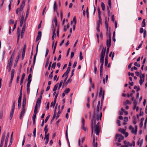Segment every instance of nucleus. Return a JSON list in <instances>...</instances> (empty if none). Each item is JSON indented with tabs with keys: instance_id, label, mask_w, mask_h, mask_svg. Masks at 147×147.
Listing matches in <instances>:
<instances>
[{
	"instance_id": "nucleus-22",
	"label": "nucleus",
	"mask_w": 147,
	"mask_h": 147,
	"mask_svg": "<svg viewBox=\"0 0 147 147\" xmlns=\"http://www.w3.org/2000/svg\"><path fill=\"white\" fill-rule=\"evenodd\" d=\"M53 8L54 12H55L57 11V6L55 1L54 3Z\"/></svg>"
},
{
	"instance_id": "nucleus-43",
	"label": "nucleus",
	"mask_w": 147,
	"mask_h": 147,
	"mask_svg": "<svg viewBox=\"0 0 147 147\" xmlns=\"http://www.w3.org/2000/svg\"><path fill=\"white\" fill-rule=\"evenodd\" d=\"M26 28V24H24V25L22 27L21 32H24L25 29Z\"/></svg>"
},
{
	"instance_id": "nucleus-7",
	"label": "nucleus",
	"mask_w": 147,
	"mask_h": 147,
	"mask_svg": "<svg viewBox=\"0 0 147 147\" xmlns=\"http://www.w3.org/2000/svg\"><path fill=\"white\" fill-rule=\"evenodd\" d=\"M116 138L115 140H117L119 142H120L124 138V137L121 134H117L116 135Z\"/></svg>"
},
{
	"instance_id": "nucleus-58",
	"label": "nucleus",
	"mask_w": 147,
	"mask_h": 147,
	"mask_svg": "<svg viewBox=\"0 0 147 147\" xmlns=\"http://www.w3.org/2000/svg\"><path fill=\"white\" fill-rule=\"evenodd\" d=\"M3 111L1 110L0 112V118L2 119L3 116Z\"/></svg>"
},
{
	"instance_id": "nucleus-16",
	"label": "nucleus",
	"mask_w": 147,
	"mask_h": 147,
	"mask_svg": "<svg viewBox=\"0 0 147 147\" xmlns=\"http://www.w3.org/2000/svg\"><path fill=\"white\" fill-rule=\"evenodd\" d=\"M44 139H46L45 144V145H47L49 141V134H48L47 136H45Z\"/></svg>"
},
{
	"instance_id": "nucleus-45",
	"label": "nucleus",
	"mask_w": 147,
	"mask_h": 147,
	"mask_svg": "<svg viewBox=\"0 0 147 147\" xmlns=\"http://www.w3.org/2000/svg\"><path fill=\"white\" fill-rule=\"evenodd\" d=\"M56 62H54L52 65V68L54 69L55 68L56 65Z\"/></svg>"
},
{
	"instance_id": "nucleus-59",
	"label": "nucleus",
	"mask_w": 147,
	"mask_h": 147,
	"mask_svg": "<svg viewBox=\"0 0 147 147\" xmlns=\"http://www.w3.org/2000/svg\"><path fill=\"white\" fill-rule=\"evenodd\" d=\"M134 65L138 67H140V65L138 64V63L137 62H136L134 63Z\"/></svg>"
},
{
	"instance_id": "nucleus-44",
	"label": "nucleus",
	"mask_w": 147,
	"mask_h": 147,
	"mask_svg": "<svg viewBox=\"0 0 147 147\" xmlns=\"http://www.w3.org/2000/svg\"><path fill=\"white\" fill-rule=\"evenodd\" d=\"M14 52H13L11 55V58L10 59V60H11V61H13V58L14 57Z\"/></svg>"
},
{
	"instance_id": "nucleus-49",
	"label": "nucleus",
	"mask_w": 147,
	"mask_h": 147,
	"mask_svg": "<svg viewBox=\"0 0 147 147\" xmlns=\"http://www.w3.org/2000/svg\"><path fill=\"white\" fill-rule=\"evenodd\" d=\"M17 21L16 20V21L15 23H14V26H13V31L16 28V27L17 24Z\"/></svg>"
},
{
	"instance_id": "nucleus-47",
	"label": "nucleus",
	"mask_w": 147,
	"mask_h": 147,
	"mask_svg": "<svg viewBox=\"0 0 147 147\" xmlns=\"http://www.w3.org/2000/svg\"><path fill=\"white\" fill-rule=\"evenodd\" d=\"M132 146V144L129 142H127V144L126 145V147H128L129 146L131 147Z\"/></svg>"
},
{
	"instance_id": "nucleus-13",
	"label": "nucleus",
	"mask_w": 147,
	"mask_h": 147,
	"mask_svg": "<svg viewBox=\"0 0 147 147\" xmlns=\"http://www.w3.org/2000/svg\"><path fill=\"white\" fill-rule=\"evenodd\" d=\"M82 129L84 131H86V127L84 126V125H85V120L84 119H82Z\"/></svg>"
},
{
	"instance_id": "nucleus-64",
	"label": "nucleus",
	"mask_w": 147,
	"mask_h": 147,
	"mask_svg": "<svg viewBox=\"0 0 147 147\" xmlns=\"http://www.w3.org/2000/svg\"><path fill=\"white\" fill-rule=\"evenodd\" d=\"M31 82H28V83L27 84V88H29L30 87V83Z\"/></svg>"
},
{
	"instance_id": "nucleus-26",
	"label": "nucleus",
	"mask_w": 147,
	"mask_h": 147,
	"mask_svg": "<svg viewBox=\"0 0 147 147\" xmlns=\"http://www.w3.org/2000/svg\"><path fill=\"white\" fill-rule=\"evenodd\" d=\"M108 55H106L105 59V65L107 66L108 64Z\"/></svg>"
},
{
	"instance_id": "nucleus-46",
	"label": "nucleus",
	"mask_w": 147,
	"mask_h": 147,
	"mask_svg": "<svg viewBox=\"0 0 147 147\" xmlns=\"http://www.w3.org/2000/svg\"><path fill=\"white\" fill-rule=\"evenodd\" d=\"M71 77L68 79V80L66 82V83L65 84V86H66L67 85V84L69 83V82H71Z\"/></svg>"
},
{
	"instance_id": "nucleus-41",
	"label": "nucleus",
	"mask_w": 147,
	"mask_h": 147,
	"mask_svg": "<svg viewBox=\"0 0 147 147\" xmlns=\"http://www.w3.org/2000/svg\"><path fill=\"white\" fill-rule=\"evenodd\" d=\"M70 67H68L67 70L66 71V72H65L66 73V74H68L69 73V72L70 71Z\"/></svg>"
},
{
	"instance_id": "nucleus-39",
	"label": "nucleus",
	"mask_w": 147,
	"mask_h": 147,
	"mask_svg": "<svg viewBox=\"0 0 147 147\" xmlns=\"http://www.w3.org/2000/svg\"><path fill=\"white\" fill-rule=\"evenodd\" d=\"M15 101H14L13 102V104L12 106V109L11 110L14 111L15 108Z\"/></svg>"
},
{
	"instance_id": "nucleus-4",
	"label": "nucleus",
	"mask_w": 147,
	"mask_h": 147,
	"mask_svg": "<svg viewBox=\"0 0 147 147\" xmlns=\"http://www.w3.org/2000/svg\"><path fill=\"white\" fill-rule=\"evenodd\" d=\"M26 104V99L25 97H24L22 102V111L20 114V118L21 119L22 117L24 115L25 112V106Z\"/></svg>"
},
{
	"instance_id": "nucleus-18",
	"label": "nucleus",
	"mask_w": 147,
	"mask_h": 147,
	"mask_svg": "<svg viewBox=\"0 0 147 147\" xmlns=\"http://www.w3.org/2000/svg\"><path fill=\"white\" fill-rule=\"evenodd\" d=\"M134 107L133 108V109L134 110L136 109V111H138V110H139V107H138L136 106L137 104H136V103L135 102H134Z\"/></svg>"
},
{
	"instance_id": "nucleus-10",
	"label": "nucleus",
	"mask_w": 147,
	"mask_h": 147,
	"mask_svg": "<svg viewBox=\"0 0 147 147\" xmlns=\"http://www.w3.org/2000/svg\"><path fill=\"white\" fill-rule=\"evenodd\" d=\"M6 133L5 131L3 133V134L1 137V142L0 144V147H2L3 145V142L5 138Z\"/></svg>"
},
{
	"instance_id": "nucleus-27",
	"label": "nucleus",
	"mask_w": 147,
	"mask_h": 147,
	"mask_svg": "<svg viewBox=\"0 0 147 147\" xmlns=\"http://www.w3.org/2000/svg\"><path fill=\"white\" fill-rule=\"evenodd\" d=\"M76 17H74L73 18L72 21H71V24H76Z\"/></svg>"
},
{
	"instance_id": "nucleus-55",
	"label": "nucleus",
	"mask_w": 147,
	"mask_h": 147,
	"mask_svg": "<svg viewBox=\"0 0 147 147\" xmlns=\"http://www.w3.org/2000/svg\"><path fill=\"white\" fill-rule=\"evenodd\" d=\"M97 10L98 11V14L101 15V12L99 8L98 7L97 8Z\"/></svg>"
},
{
	"instance_id": "nucleus-31",
	"label": "nucleus",
	"mask_w": 147,
	"mask_h": 147,
	"mask_svg": "<svg viewBox=\"0 0 147 147\" xmlns=\"http://www.w3.org/2000/svg\"><path fill=\"white\" fill-rule=\"evenodd\" d=\"M102 24V21H98L97 22V27L98 28L100 27V24Z\"/></svg>"
},
{
	"instance_id": "nucleus-33",
	"label": "nucleus",
	"mask_w": 147,
	"mask_h": 147,
	"mask_svg": "<svg viewBox=\"0 0 147 147\" xmlns=\"http://www.w3.org/2000/svg\"><path fill=\"white\" fill-rule=\"evenodd\" d=\"M119 131L122 134H124L125 132V131L124 129L121 128L119 129Z\"/></svg>"
},
{
	"instance_id": "nucleus-23",
	"label": "nucleus",
	"mask_w": 147,
	"mask_h": 147,
	"mask_svg": "<svg viewBox=\"0 0 147 147\" xmlns=\"http://www.w3.org/2000/svg\"><path fill=\"white\" fill-rule=\"evenodd\" d=\"M48 125H45V128L44 129V131L45 132V136H47V133L48 131V129L47 128V127Z\"/></svg>"
},
{
	"instance_id": "nucleus-51",
	"label": "nucleus",
	"mask_w": 147,
	"mask_h": 147,
	"mask_svg": "<svg viewBox=\"0 0 147 147\" xmlns=\"http://www.w3.org/2000/svg\"><path fill=\"white\" fill-rule=\"evenodd\" d=\"M143 42L142 41L141 43L140 44L137 48L136 49L137 50H138L142 46Z\"/></svg>"
},
{
	"instance_id": "nucleus-56",
	"label": "nucleus",
	"mask_w": 147,
	"mask_h": 147,
	"mask_svg": "<svg viewBox=\"0 0 147 147\" xmlns=\"http://www.w3.org/2000/svg\"><path fill=\"white\" fill-rule=\"evenodd\" d=\"M86 14L87 16V17L88 18H89V12L88 8L87 7L86 10Z\"/></svg>"
},
{
	"instance_id": "nucleus-3",
	"label": "nucleus",
	"mask_w": 147,
	"mask_h": 147,
	"mask_svg": "<svg viewBox=\"0 0 147 147\" xmlns=\"http://www.w3.org/2000/svg\"><path fill=\"white\" fill-rule=\"evenodd\" d=\"M106 47L103 49L101 52L100 55V62L101 63L100 66V71H103V66L104 63V57L105 55Z\"/></svg>"
},
{
	"instance_id": "nucleus-24",
	"label": "nucleus",
	"mask_w": 147,
	"mask_h": 147,
	"mask_svg": "<svg viewBox=\"0 0 147 147\" xmlns=\"http://www.w3.org/2000/svg\"><path fill=\"white\" fill-rule=\"evenodd\" d=\"M25 74L24 73L22 75V77L21 78V81H20V85H22L23 83L24 78L25 77Z\"/></svg>"
},
{
	"instance_id": "nucleus-36",
	"label": "nucleus",
	"mask_w": 147,
	"mask_h": 147,
	"mask_svg": "<svg viewBox=\"0 0 147 147\" xmlns=\"http://www.w3.org/2000/svg\"><path fill=\"white\" fill-rule=\"evenodd\" d=\"M101 6L102 10L104 11L105 9V5L104 4L103 2L101 3Z\"/></svg>"
},
{
	"instance_id": "nucleus-54",
	"label": "nucleus",
	"mask_w": 147,
	"mask_h": 147,
	"mask_svg": "<svg viewBox=\"0 0 147 147\" xmlns=\"http://www.w3.org/2000/svg\"><path fill=\"white\" fill-rule=\"evenodd\" d=\"M15 71L14 69H12L11 71V76H13L14 74Z\"/></svg>"
},
{
	"instance_id": "nucleus-2",
	"label": "nucleus",
	"mask_w": 147,
	"mask_h": 147,
	"mask_svg": "<svg viewBox=\"0 0 147 147\" xmlns=\"http://www.w3.org/2000/svg\"><path fill=\"white\" fill-rule=\"evenodd\" d=\"M54 22L55 24V28L53 29L54 28V26L53 24L52 23V29L53 30V34L52 38V40H53L56 37V34L55 33V30H57V35L59 36V27L57 26V21L56 18H55L53 20L52 22Z\"/></svg>"
},
{
	"instance_id": "nucleus-38",
	"label": "nucleus",
	"mask_w": 147,
	"mask_h": 147,
	"mask_svg": "<svg viewBox=\"0 0 147 147\" xmlns=\"http://www.w3.org/2000/svg\"><path fill=\"white\" fill-rule=\"evenodd\" d=\"M56 101L54 100V102H52L51 103V107H54L55 105Z\"/></svg>"
},
{
	"instance_id": "nucleus-25",
	"label": "nucleus",
	"mask_w": 147,
	"mask_h": 147,
	"mask_svg": "<svg viewBox=\"0 0 147 147\" xmlns=\"http://www.w3.org/2000/svg\"><path fill=\"white\" fill-rule=\"evenodd\" d=\"M14 112V111L13 110H11L10 112V116H9V119L11 120V119L12 118L13 115V113Z\"/></svg>"
},
{
	"instance_id": "nucleus-57",
	"label": "nucleus",
	"mask_w": 147,
	"mask_h": 147,
	"mask_svg": "<svg viewBox=\"0 0 147 147\" xmlns=\"http://www.w3.org/2000/svg\"><path fill=\"white\" fill-rule=\"evenodd\" d=\"M18 109H20L21 106V101H18Z\"/></svg>"
},
{
	"instance_id": "nucleus-20",
	"label": "nucleus",
	"mask_w": 147,
	"mask_h": 147,
	"mask_svg": "<svg viewBox=\"0 0 147 147\" xmlns=\"http://www.w3.org/2000/svg\"><path fill=\"white\" fill-rule=\"evenodd\" d=\"M105 28L107 29V30H108V23L107 21V18H105Z\"/></svg>"
},
{
	"instance_id": "nucleus-17",
	"label": "nucleus",
	"mask_w": 147,
	"mask_h": 147,
	"mask_svg": "<svg viewBox=\"0 0 147 147\" xmlns=\"http://www.w3.org/2000/svg\"><path fill=\"white\" fill-rule=\"evenodd\" d=\"M93 143H92L93 147H97V144L96 142H95V138H94V135L93 136Z\"/></svg>"
},
{
	"instance_id": "nucleus-30",
	"label": "nucleus",
	"mask_w": 147,
	"mask_h": 147,
	"mask_svg": "<svg viewBox=\"0 0 147 147\" xmlns=\"http://www.w3.org/2000/svg\"><path fill=\"white\" fill-rule=\"evenodd\" d=\"M58 86V84H56L53 88V91H55L57 89Z\"/></svg>"
},
{
	"instance_id": "nucleus-40",
	"label": "nucleus",
	"mask_w": 147,
	"mask_h": 147,
	"mask_svg": "<svg viewBox=\"0 0 147 147\" xmlns=\"http://www.w3.org/2000/svg\"><path fill=\"white\" fill-rule=\"evenodd\" d=\"M22 9H20V8H18L17 9L16 11V14H18V12L20 11H22Z\"/></svg>"
},
{
	"instance_id": "nucleus-35",
	"label": "nucleus",
	"mask_w": 147,
	"mask_h": 147,
	"mask_svg": "<svg viewBox=\"0 0 147 147\" xmlns=\"http://www.w3.org/2000/svg\"><path fill=\"white\" fill-rule=\"evenodd\" d=\"M70 89L69 88L66 89L63 92L65 94H67L70 91Z\"/></svg>"
},
{
	"instance_id": "nucleus-42",
	"label": "nucleus",
	"mask_w": 147,
	"mask_h": 147,
	"mask_svg": "<svg viewBox=\"0 0 147 147\" xmlns=\"http://www.w3.org/2000/svg\"><path fill=\"white\" fill-rule=\"evenodd\" d=\"M66 138L67 139V141L69 143V139L68 138V137L67 129V130L66 131Z\"/></svg>"
},
{
	"instance_id": "nucleus-32",
	"label": "nucleus",
	"mask_w": 147,
	"mask_h": 147,
	"mask_svg": "<svg viewBox=\"0 0 147 147\" xmlns=\"http://www.w3.org/2000/svg\"><path fill=\"white\" fill-rule=\"evenodd\" d=\"M131 104V102L128 100H126L125 102H124V104L125 105H126L127 104Z\"/></svg>"
},
{
	"instance_id": "nucleus-52",
	"label": "nucleus",
	"mask_w": 147,
	"mask_h": 147,
	"mask_svg": "<svg viewBox=\"0 0 147 147\" xmlns=\"http://www.w3.org/2000/svg\"><path fill=\"white\" fill-rule=\"evenodd\" d=\"M97 70V67L96 65H94V74H96Z\"/></svg>"
},
{
	"instance_id": "nucleus-50",
	"label": "nucleus",
	"mask_w": 147,
	"mask_h": 147,
	"mask_svg": "<svg viewBox=\"0 0 147 147\" xmlns=\"http://www.w3.org/2000/svg\"><path fill=\"white\" fill-rule=\"evenodd\" d=\"M108 5L110 8L111 7V0H109L108 1Z\"/></svg>"
},
{
	"instance_id": "nucleus-37",
	"label": "nucleus",
	"mask_w": 147,
	"mask_h": 147,
	"mask_svg": "<svg viewBox=\"0 0 147 147\" xmlns=\"http://www.w3.org/2000/svg\"><path fill=\"white\" fill-rule=\"evenodd\" d=\"M145 19H144L142 23V27H144L145 26Z\"/></svg>"
},
{
	"instance_id": "nucleus-19",
	"label": "nucleus",
	"mask_w": 147,
	"mask_h": 147,
	"mask_svg": "<svg viewBox=\"0 0 147 147\" xmlns=\"http://www.w3.org/2000/svg\"><path fill=\"white\" fill-rule=\"evenodd\" d=\"M25 50H26V45H25L24 47L22 53V59H23L24 57V56L25 55Z\"/></svg>"
},
{
	"instance_id": "nucleus-62",
	"label": "nucleus",
	"mask_w": 147,
	"mask_h": 147,
	"mask_svg": "<svg viewBox=\"0 0 147 147\" xmlns=\"http://www.w3.org/2000/svg\"><path fill=\"white\" fill-rule=\"evenodd\" d=\"M23 21H24V20H20V26L21 27L23 25Z\"/></svg>"
},
{
	"instance_id": "nucleus-15",
	"label": "nucleus",
	"mask_w": 147,
	"mask_h": 147,
	"mask_svg": "<svg viewBox=\"0 0 147 147\" xmlns=\"http://www.w3.org/2000/svg\"><path fill=\"white\" fill-rule=\"evenodd\" d=\"M111 40L110 38L107 41V46L108 48H109L111 46Z\"/></svg>"
},
{
	"instance_id": "nucleus-21",
	"label": "nucleus",
	"mask_w": 147,
	"mask_h": 147,
	"mask_svg": "<svg viewBox=\"0 0 147 147\" xmlns=\"http://www.w3.org/2000/svg\"><path fill=\"white\" fill-rule=\"evenodd\" d=\"M37 51H38V46H37V47L36 53L34 55V57L33 62V63L34 64V65L35 63L36 57V56L37 54Z\"/></svg>"
},
{
	"instance_id": "nucleus-34",
	"label": "nucleus",
	"mask_w": 147,
	"mask_h": 147,
	"mask_svg": "<svg viewBox=\"0 0 147 147\" xmlns=\"http://www.w3.org/2000/svg\"><path fill=\"white\" fill-rule=\"evenodd\" d=\"M32 78V75L31 74H30L28 77V82H31L32 80L31 79V78Z\"/></svg>"
},
{
	"instance_id": "nucleus-28",
	"label": "nucleus",
	"mask_w": 147,
	"mask_h": 147,
	"mask_svg": "<svg viewBox=\"0 0 147 147\" xmlns=\"http://www.w3.org/2000/svg\"><path fill=\"white\" fill-rule=\"evenodd\" d=\"M9 133H8L7 135L6 139L5 140V144H7L8 140L9 137Z\"/></svg>"
},
{
	"instance_id": "nucleus-12",
	"label": "nucleus",
	"mask_w": 147,
	"mask_h": 147,
	"mask_svg": "<svg viewBox=\"0 0 147 147\" xmlns=\"http://www.w3.org/2000/svg\"><path fill=\"white\" fill-rule=\"evenodd\" d=\"M12 61L11 60H9L7 65V68L8 69V71L10 72L12 66Z\"/></svg>"
},
{
	"instance_id": "nucleus-48",
	"label": "nucleus",
	"mask_w": 147,
	"mask_h": 147,
	"mask_svg": "<svg viewBox=\"0 0 147 147\" xmlns=\"http://www.w3.org/2000/svg\"><path fill=\"white\" fill-rule=\"evenodd\" d=\"M83 58L82 56V52H80V60L82 59Z\"/></svg>"
},
{
	"instance_id": "nucleus-53",
	"label": "nucleus",
	"mask_w": 147,
	"mask_h": 147,
	"mask_svg": "<svg viewBox=\"0 0 147 147\" xmlns=\"http://www.w3.org/2000/svg\"><path fill=\"white\" fill-rule=\"evenodd\" d=\"M14 23V21L12 20H10L9 21V24H13Z\"/></svg>"
},
{
	"instance_id": "nucleus-63",
	"label": "nucleus",
	"mask_w": 147,
	"mask_h": 147,
	"mask_svg": "<svg viewBox=\"0 0 147 147\" xmlns=\"http://www.w3.org/2000/svg\"><path fill=\"white\" fill-rule=\"evenodd\" d=\"M77 62L76 61L74 62V64H73V68H74L75 67H76V65H77Z\"/></svg>"
},
{
	"instance_id": "nucleus-9",
	"label": "nucleus",
	"mask_w": 147,
	"mask_h": 147,
	"mask_svg": "<svg viewBox=\"0 0 147 147\" xmlns=\"http://www.w3.org/2000/svg\"><path fill=\"white\" fill-rule=\"evenodd\" d=\"M104 96V92L102 91V88L100 89V91L99 94V97H102L101 102H103Z\"/></svg>"
},
{
	"instance_id": "nucleus-11",
	"label": "nucleus",
	"mask_w": 147,
	"mask_h": 147,
	"mask_svg": "<svg viewBox=\"0 0 147 147\" xmlns=\"http://www.w3.org/2000/svg\"><path fill=\"white\" fill-rule=\"evenodd\" d=\"M38 108V107H35L34 114L32 117L33 120H35L36 116L37 113V109Z\"/></svg>"
},
{
	"instance_id": "nucleus-61",
	"label": "nucleus",
	"mask_w": 147,
	"mask_h": 147,
	"mask_svg": "<svg viewBox=\"0 0 147 147\" xmlns=\"http://www.w3.org/2000/svg\"><path fill=\"white\" fill-rule=\"evenodd\" d=\"M49 107V102L47 105V106L46 107V109L47 110H48Z\"/></svg>"
},
{
	"instance_id": "nucleus-6",
	"label": "nucleus",
	"mask_w": 147,
	"mask_h": 147,
	"mask_svg": "<svg viewBox=\"0 0 147 147\" xmlns=\"http://www.w3.org/2000/svg\"><path fill=\"white\" fill-rule=\"evenodd\" d=\"M145 77V74H140V80H139V83L141 86L144 82V79Z\"/></svg>"
},
{
	"instance_id": "nucleus-5",
	"label": "nucleus",
	"mask_w": 147,
	"mask_h": 147,
	"mask_svg": "<svg viewBox=\"0 0 147 147\" xmlns=\"http://www.w3.org/2000/svg\"><path fill=\"white\" fill-rule=\"evenodd\" d=\"M137 129L138 127L136 125L134 127H133L131 125H130L129 126V129L131 131V133L135 135H136L137 134Z\"/></svg>"
},
{
	"instance_id": "nucleus-29",
	"label": "nucleus",
	"mask_w": 147,
	"mask_h": 147,
	"mask_svg": "<svg viewBox=\"0 0 147 147\" xmlns=\"http://www.w3.org/2000/svg\"><path fill=\"white\" fill-rule=\"evenodd\" d=\"M29 7H28V9H27V12H26V17H25V20L27 18L28 16V13H29Z\"/></svg>"
},
{
	"instance_id": "nucleus-8",
	"label": "nucleus",
	"mask_w": 147,
	"mask_h": 147,
	"mask_svg": "<svg viewBox=\"0 0 147 147\" xmlns=\"http://www.w3.org/2000/svg\"><path fill=\"white\" fill-rule=\"evenodd\" d=\"M42 95H41L40 96L39 98H38L37 100L36 103L35 105V107H38L39 108L40 107L41 100L42 99Z\"/></svg>"
},
{
	"instance_id": "nucleus-60",
	"label": "nucleus",
	"mask_w": 147,
	"mask_h": 147,
	"mask_svg": "<svg viewBox=\"0 0 147 147\" xmlns=\"http://www.w3.org/2000/svg\"><path fill=\"white\" fill-rule=\"evenodd\" d=\"M137 68L136 67L134 66V67H132L131 68V70L132 71L134 70V69L137 70Z\"/></svg>"
},
{
	"instance_id": "nucleus-14",
	"label": "nucleus",
	"mask_w": 147,
	"mask_h": 147,
	"mask_svg": "<svg viewBox=\"0 0 147 147\" xmlns=\"http://www.w3.org/2000/svg\"><path fill=\"white\" fill-rule=\"evenodd\" d=\"M41 32L39 31L38 32V35L36 37V42H37L41 38Z\"/></svg>"
},
{
	"instance_id": "nucleus-1",
	"label": "nucleus",
	"mask_w": 147,
	"mask_h": 147,
	"mask_svg": "<svg viewBox=\"0 0 147 147\" xmlns=\"http://www.w3.org/2000/svg\"><path fill=\"white\" fill-rule=\"evenodd\" d=\"M102 102L100 105V101H98L96 110L94 109V114L91 121L92 132L91 136H92L93 131H95L96 135H98L100 131V129L99 127V121L101 120L102 116L101 111L102 108Z\"/></svg>"
}]
</instances>
